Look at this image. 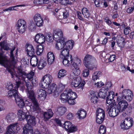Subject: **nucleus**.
<instances>
[{"label": "nucleus", "instance_id": "f257e3e1", "mask_svg": "<svg viewBox=\"0 0 134 134\" xmlns=\"http://www.w3.org/2000/svg\"><path fill=\"white\" fill-rule=\"evenodd\" d=\"M10 62L7 59L3 57L2 54H0V64L6 66L8 70L11 74L12 77L13 78L15 76L16 79V87L17 88L19 87L22 82V81H24V78L20 75L19 72H18L17 70V73H16L13 66H12L9 65Z\"/></svg>", "mask_w": 134, "mask_h": 134}, {"label": "nucleus", "instance_id": "f03ea898", "mask_svg": "<svg viewBox=\"0 0 134 134\" xmlns=\"http://www.w3.org/2000/svg\"><path fill=\"white\" fill-rule=\"evenodd\" d=\"M74 45V41L69 40L66 42L64 48L59 51L60 57L63 59V63L65 65L68 66L72 62V56L69 54V51L72 49Z\"/></svg>", "mask_w": 134, "mask_h": 134}, {"label": "nucleus", "instance_id": "7ed1b4c3", "mask_svg": "<svg viewBox=\"0 0 134 134\" xmlns=\"http://www.w3.org/2000/svg\"><path fill=\"white\" fill-rule=\"evenodd\" d=\"M25 86L26 87V92L27 93L28 98L31 100L33 103V109L34 111L39 110V107L38 103L35 96V93L34 92L33 87L31 85L29 81H25Z\"/></svg>", "mask_w": 134, "mask_h": 134}, {"label": "nucleus", "instance_id": "20e7f679", "mask_svg": "<svg viewBox=\"0 0 134 134\" xmlns=\"http://www.w3.org/2000/svg\"><path fill=\"white\" fill-rule=\"evenodd\" d=\"M119 98H117L118 103L116 107L120 112H123L126 114H128L131 112L132 108L129 105L127 101L125 100H119Z\"/></svg>", "mask_w": 134, "mask_h": 134}, {"label": "nucleus", "instance_id": "39448f33", "mask_svg": "<svg viewBox=\"0 0 134 134\" xmlns=\"http://www.w3.org/2000/svg\"><path fill=\"white\" fill-rule=\"evenodd\" d=\"M93 62H96L95 58L91 55L88 54L86 55L83 61V64L85 66L90 70H92L95 67L93 65Z\"/></svg>", "mask_w": 134, "mask_h": 134}, {"label": "nucleus", "instance_id": "423d86ee", "mask_svg": "<svg viewBox=\"0 0 134 134\" xmlns=\"http://www.w3.org/2000/svg\"><path fill=\"white\" fill-rule=\"evenodd\" d=\"M96 121L99 124L102 123L104 120L105 114L104 110L102 109L98 108L96 112Z\"/></svg>", "mask_w": 134, "mask_h": 134}, {"label": "nucleus", "instance_id": "0eeeda50", "mask_svg": "<svg viewBox=\"0 0 134 134\" xmlns=\"http://www.w3.org/2000/svg\"><path fill=\"white\" fill-rule=\"evenodd\" d=\"M7 134H14L20 129L19 124L17 122L12 124L7 127Z\"/></svg>", "mask_w": 134, "mask_h": 134}, {"label": "nucleus", "instance_id": "6e6552de", "mask_svg": "<svg viewBox=\"0 0 134 134\" xmlns=\"http://www.w3.org/2000/svg\"><path fill=\"white\" fill-rule=\"evenodd\" d=\"M17 29L20 33L23 34L26 28V22L24 20L20 19L17 22L16 25Z\"/></svg>", "mask_w": 134, "mask_h": 134}, {"label": "nucleus", "instance_id": "1a4fd4ad", "mask_svg": "<svg viewBox=\"0 0 134 134\" xmlns=\"http://www.w3.org/2000/svg\"><path fill=\"white\" fill-rule=\"evenodd\" d=\"M133 121L132 118L130 117L125 119L123 123L121 125V129L125 130L129 129L133 125Z\"/></svg>", "mask_w": 134, "mask_h": 134}, {"label": "nucleus", "instance_id": "9d476101", "mask_svg": "<svg viewBox=\"0 0 134 134\" xmlns=\"http://www.w3.org/2000/svg\"><path fill=\"white\" fill-rule=\"evenodd\" d=\"M122 98L130 101L132 100L133 97L132 92L129 89H124L120 93Z\"/></svg>", "mask_w": 134, "mask_h": 134}, {"label": "nucleus", "instance_id": "9b49d317", "mask_svg": "<svg viewBox=\"0 0 134 134\" xmlns=\"http://www.w3.org/2000/svg\"><path fill=\"white\" fill-rule=\"evenodd\" d=\"M17 69L18 70V72H19L20 75H21L24 78V81H26L25 79L26 78L29 81L34 77V72L32 71H31L29 73L26 74V73L23 71L20 67L17 68Z\"/></svg>", "mask_w": 134, "mask_h": 134}, {"label": "nucleus", "instance_id": "f8f14e48", "mask_svg": "<svg viewBox=\"0 0 134 134\" xmlns=\"http://www.w3.org/2000/svg\"><path fill=\"white\" fill-rule=\"evenodd\" d=\"M33 19L35 24L37 26L40 27L43 25V20L40 14L38 13L36 14L33 17Z\"/></svg>", "mask_w": 134, "mask_h": 134}, {"label": "nucleus", "instance_id": "ddd939ff", "mask_svg": "<svg viewBox=\"0 0 134 134\" xmlns=\"http://www.w3.org/2000/svg\"><path fill=\"white\" fill-rule=\"evenodd\" d=\"M108 111L109 116L111 117H114L116 116L120 112L116 107V108L113 107H108L107 110Z\"/></svg>", "mask_w": 134, "mask_h": 134}, {"label": "nucleus", "instance_id": "4468645a", "mask_svg": "<svg viewBox=\"0 0 134 134\" xmlns=\"http://www.w3.org/2000/svg\"><path fill=\"white\" fill-rule=\"evenodd\" d=\"M111 92L112 91L109 92L104 87H103L100 89L98 95L99 97L104 98L105 97L107 98L108 95L110 94Z\"/></svg>", "mask_w": 134, "mask_h": 134}, {"label": "nucleus", "instance_id": "2eb2a0df", "mask_svg": "<svg viewBox=\"0 0 134 134\" xmlns=\"http://www.w3.org/2000/svg\"><path fill=\"white\" fill-rule=\"evenodd\" d=\"M26 51L27 55L32 57L34 55L35 53V49L33 47L31 44H26L25 46Z\"/></svg>", "mask_w": 134, "mask_h": 134}, {"label": "nucleus", "instance_id": "dca6fc26", "mask_svg": "<svg viewBox=\"0 0 134 134\" xmlns=\"http://www.w3.org/2000/svg\"><path fill=\"white\" fill-rule=\"evenodd\" d=\"M114 96V92L112 91V92H111V93L109 95H108L106 98V102L107 104L108 105H107L108 107H114L115 104V102H112V101L113 100Z\"/></svg>", "mask_w": 134, "mask_h": 134}, {"label": "nucleus", "instance_id": "f3484780", "mask_svg": "<svg viewBox=\"0 0 134 134\" xmlns=\"http://www.w3.org/2000/svg\"><path fill=\"white\" fill-rule=\"evenodd\" d=\"M26 121L27 122V124L25 125L24 127H25L26 125H28L30 126H31L32 127V126L30 125H34L36 124L35 118V117L30 115H27Z\"/></svg>", "mask_w": 134, "mask_h": 134}, {"label": "nucleus", "instance_id": "a211bd4d", "mask_svg": "<svg viewBox=\"0 0 134 134\" xmlns=\"http://www.w3.org/2000/svg\"><path fill=\"white\" fill-rule=\"evenodd\" d=\"M37 91L38 96V99L43 100L46 99V95L45 90L39 88L38 89Z\"/></svg>", "mask_w": 134, "mask_h": 134}, {"label": "nucleus", "instance_id": "6ab92c4d", "mask_svg": "<svg viewBox=\"0 0 134 134\" xmlns=\"http://www.w3.org/2000/svg\"><path fill=\"white\" fill-rule=\"evenodd\" d=\"M57 85L55 83H53L49 87L46 88V92L48 94H50L53 93L58 92Z\"/></svg>", "mask_w": 134, "mask_h": 134}, {"label": "nucleus", "instance_id": "aec40b11", "mask_svg": "<svg viewBox=\"0 0 134 134\" xmlns=\"http://www.w3.org/2000/svg\"><path fill=\"white\" fill-rule=\"evenodd\" d=\"M81 78L80 76H77L74 80H72L71 86L72 87H77L79 86L81 82Z\"/></svg>", "mask_w": 134, "mask_h": 134}, {"label": "nucleus", "instance_id": "412c9836", "mask_svg": "<svg viewBox=\"0 0 134 134\" xmlns=\"http://www.w3.org/2000/svg\"><path fill=\"white\" fill-rule=\"evenodd\" d=\"M36 42L39 43H43L45 42V37L42 34H37L35 37Z\"/></svg>", "mask_w": 134, "mask_h": 134}, {"label": "nucleus", "instance_id": "4be33fe9", "mask_svg": "<svg viewBox=\"0 0 134 134\" xmlns=\"http://www.w3.org/2000/svg\"><path fill=\"white\" fill-rule=\"evenodd\" d=\"M53 34L54 39H55L54 40H59L60 38H63V31L61 29H58L57 31L54 30Z\"/></svg>", "mask_w": 134, "mask_h": 134}, {"label": "nucleus", "instance_id": "5701e85b", "mask_svg": "<svg viewBox=\"0 0 134 134\" xmlns=\"http://www.w3.org/2000/svg\"><path fill=\"white\" fill-rule=\"evenodd\" d=\"M20 95L17 91L13 89L12 90H10L8 92V94L7 95V97L10 98L14 97L15 100Z\"/></svg>", "mask_w": 134, "mask_h": 134}, {"label": "nucleus", "instance_id": "b1692460", "mask_svg": "<svg viewBox=\"0 0 134 134\" xmlns=\"http://www.w3.org/2000/svg\"><path fill=\"white\" fill-rule=\"evenodd\" d=\"M53 113L51 109H48L47 112H43V115L44 116V120L47 121L51 118L53 115Z\"/></svg>", "mask_w": 134, "mask_h": 134}, {"label": "nucleus", "instance_id": "393cba45", "mask_svg": "<svg viewBox=\"0 0 134 134\" xmlns=\"http://www.w3.org/2000/svg\"><path fill=\"white\" fill-rule=\"evenodd\" d=\"M78 116V118L80 119H82L85 118L86 116V111L82 109L79 110L76 114Z\"/></svg>", "mask_w": 134, "mask_h": 134}, {"label": "nucleus", "instance_id": "a878e982", "mask_svg": "<svg viewBox=\"0 0 134 134\" xmlns=\"http://www.w3.org/2000/svg\"><path fill=\"white\" fill-rule=\"evenodd\" d=\"M42 79L48 86L51 83L52 80V77L51 75L49 74H47L43 77Z\"/></svg>", "mask_w": 134, "mask_h": 134}, {"label": "nucleus", "instance_id": "bb28decb", "mask_svg": "<svg viewBox=\"0 0 134 134\" xmlns=\"http://www.w3.org/2000/svg\"><path fill=\"white\" fill-rule=\"evenodd\" d=\"M17 105L20 108H22L25 106V103L23 99L21 98L20 95L15 99Z\"/></svg>", "mask_w": 134, "mask_h": 134}, {"label": "nucleus", "instance_id": "cd10ccee", "mask_svg": "<svg viewBox=\"0 0 134 134\" xmlns=\"http://www.w3.org/2000/svg\"><path fill=\"white\" fill-rule=\"evenodd\" d=\"M47 61L49 64H51L54 59V55L52 52H49L47 55Z\"/></svg>", "mask_w": 134, "mask_h": 134}, {"label": "nucleus", "instance_id": "c85d7f7f", "mask_svg": "<svg viewBox=\"0 0 134 134\" xmlns=\"http://www.w3.org/2000/svg\"><path fill=\"white\" fill-rule=\"evenodd\" d=\"M66 43L65 41H61L56 44L55 47L57 49L60 50L64 48Z\"/></svg>", "mask_w": 134, "mask_h": 134}, {"label": "nucleus", "instance_id": "c756f323", "mask_svg": "<svg viewBox=\"0 0 134 134\" xmlns=\"http://www.w3.org/2000/svg\"><path fill=\"white\" fill-rule=\"evenodd\" d=\"M71 64L74 68V69H73V71H74V73H76V75H79L80 74V71L79 69L78 65L76 63L74 62H73L72 60L71 63L69 64V65Z\"/></svg>", "mask_w": 134, "mask_h": 134}, {"label": "nucleus", "instance_id": "7c9ffc66", "mask_svg": "<svg viewBox=\"0 0 134 134\" xmlns=\"http://www.w3.org/2000/svg\"><path fill=\"white\" fill-rule=\"evenodd\" d=\"M16 117L15 114L13 113L7 114L6 116V119L8 122H11Z\"/></svg>", "mask_w": 134, "mask_h": 134}, {"label": "nucleus", "instance_id": "2f4dec72", "mask_svg": "<svg viewBox=\"0 0 134 134\" xmlns=\"http://www.w3.org/2000/svg\"><path fill=\"white\" fill-rule=\"evenodd\" d=\"M18 114L19 118L22 120L25 119L26 120L27 116L26 115V113L22 110H19L18 112Z\"/></svg>", "mask_w": 134, "mask_h": 134}, {"label": "nucleus", "instance_id": "473e14b6", "mask_svg": "<svg viewBox=\"0 0 134 134\" xmlns=\"http://www.w3.org/2000/svg\"><path fill=\"white\" fill-rule=\"evenodd\" d=\"M30 60V63L33 66H35L38 64V59L36 55L32 57Z\"/></svg>", "mask_w": 134, "mask_h": 134}, {"label": "nucleus", "instance_id": "72a5a7b5", "mask_svg": "<svg viewBox=\"0 0 134 134\" xmlns=\"http://www.w3.org/2000/svg\"><path fill=\"white\" fill-rule=\"evenodd\" d=\"M46 65V61L43 60H41L38 62L37 66L39 69H41L44 67Z\"/></svg>", "mask_w": 134, "mask_h": 134}, {"label": "nucleus", "instance_id": "f704fd0d", "mask_svg": "<svg viewBox=\"0 0 134 134\" xmlns=\"http://www.w3.org/2000/svg\"><path fill=\"white\" fill-rule=\"evenodd\" d=\"M69 97L68 92L67 93L65 91H64V92L62 93L60 96V99L62 100L64 102L67 101L69 99Z\"/></svg>", "mask_w": 134, "mask_h": 134}, {"label": "nucleus", "instance_id": "c9c22d12", "mask_svg": "<svg viewBox=\"0 0 134 134\" xmlns=\"http://www.w3.org/2000/svg\"><path fill=\"white\" fill-rule=\"evenodd\" d=\"M82 14L85 18H87L89 17L90 13L87 8H83L82 9Z\"/></svg>", "mask_w": 134, "mask_h": 134}, {"label": "nucleus", "instance_id": "e433bc0d", "mask_svg": "<svg viewBox=\"0 0 134 134\" xmlns=\"http://www.w3.org/2000/svg\"><path fill=\"white\" fill-rule=\"evenodd\" d=\"M43 50V45L42 44L38 45L37 46V50L36 53L37 55H40L41 54Z\"/></svg>", "mask_w": 134, "mask_h": 134}, {"label": "nucleus", "instance_id": "4c0bfd02", "mask_svg": "<svg viewBox=\"0 0 134 134\" xmlns=\"http://www.w3.org/2000/svg\"><path fill=\"white\" fill-rule=\"evenodd\" d=\"M36 24L34 22L32 21H30L28 26L29 29L30 31H34L36 30Z\"/></svg>", "mask_w": 134, "mask_h": 134}, {"label": "nucleus", "instance_id": "58836bf2", "mask_svg": "<svg viewBox=\"0 0 134 134\" xmlns=\"http://www.w3.org/2000/svg\"><path fill=\"white\" fill-rule=\"evenodd\" d=\"M0 46L1 47V50H2L3 49L4 50H8L9 49V47L4 41L0 43Z\"/></svg>", "mask_w": 134, "mask_h": 134}, {"label": "nucleus", "instance_id": "ea45409f", "mask_svg": "<svg viewBox=\"0 0 134 134\" xmlns=\"http://www.w3.org/2000/svg\"><path fill=\"white\" fill-rule=\"evenodd\" d=\"M66 110V109L65 108L61 107L58 108L57 112L59 115H62L64 114Z\"/></svg>", "mask_w": 134, "mask_h": 134}, {"label": "nucleus", "instance_id": "a19ab883", "mask_svg": "<svg viewBox=\"0 0 134 134\" xmlns=\"http://www.w3.org/2000/svg\"><path fill=\"white\" fill-rule=\"evenodd\" d=\"M66 74V71L64 69H62L59 71L58 75V77L61 79L62 77H64Z\"/></svg>", "mask_w": 134, "mask_h": 134}, {"label": "nucleus", "instance_id": "79ce46f5", "mask_svg": "<svg viewBox=\"0 0 134 134\" xmlns=\"http://www.w3.org/2000/svg\"><path fill=\"white\" fill-rule=\"evenodd\" d=\"M68 96H69V99H75L77 97V95L75 93L73 92L71 90H70L68 92Z\"/></svg>", "mask_w": 134, "mask_h": 134}, {"label": "nucleus", "instance_id": "37998d69", "mask_svg": "<svg viewBox=\"0 0 134 134\" xmlns=\"http://www.w3.org/2000/svg\"><path fill=\"white\" fill-rule=\"evenodd\" d=\"M72 125L71 122L70 121H66L65 122L64 125L63 126V127H64L67 131H68Z\"/></svg>", "mask_w": 134, "mask_h": 134}, {"label": "nucleus", "instance_id": "c03bdc74", "mask_svg": "<svg viewBox=\"0 0 134 134\" xmlns=\"http://www.w3.org/2000/svg\"><path fill=\"white\" fill-rule=\"evenodd\" d=\"M106 128L103 125L100 126L98 134H105L106 132Z\"/></svg>", "mask_w": 134, "mask_h": 134}, {"label": "nucleus", "instance_id": "a18cd8bd", "mask_svg": "<svg viewBox=\"0 0 134 134\" xmlns=\"http://www.w3.org/2000/svg\"><path fill=\"white\" fill-rule=\"evenodd\" d=\"M105 0H95L94 2L95 4L97 7H101Z\"/></svg>", "mask_w": 134, "mask_h": 134}, {"label": "nucleus", "instance_id": "49530a36", "mask_svg": "<svg viewBox=\"0 0 134 134\" xmlns=\"http://www.w3.org/2000/svg\"><path fill=\"white\" fill-rule=\"evenodd\" d=\"M46 37L47 41L49 42H52L53 39L55 40L52 34L50 33H47L46 35Z\"/></svg>", "mask_w": 134, "mask_h": 134}, {"label": "nucleus", "instance_id": "de8ad7c7", "mask_svg": "<svg viewBox=\"0 0 134 134\" xmlns=\"http://www.w3.org/2000/svg\"><path fill=\"white\" fill-rule=\"evenodd\" d=\"M42 79L39 83V86L40 87L43 88H46L48 87V85Z\"/></svg>", "mask_w": 134, "mask_h": 134}, {"label": "nucleus", "instance_id": "09e8293b", "mask_svg": "<svg viewBox=\"0 0 134 134\" xmlns=\"http://www.w3.org/2000/svg\"><path fill=\"white\" fill-rule=\"evenodd\" d=\"M77 128L76 126L72 125L68 132L69 133L77 131Z\"/></svg>", "mask_w": 134, "mask_h": 134}, {"label": "nucleus", "instance_id": "8fccbe9b", "mask_svg": "<svg viewBox=\"0 0 134 134\" xmlns=\"http://www.w3.org/2000/svg\"><path fill=\"white\" fill-rule=\"evenodd\" d=\"M76 14L78 18L81 20L84 21V19L82 16V14L81 12L77 11L76 12Z\"/></svg>", "mask_w": 134, "mask_h": 134}, {"label": "nucleus", "instance_id": "3c124183", "mask_svg": "<svg viewBox=\"0 0 134 134\" xmlns=\"http://www.w3.org/2000/svg\"><path fill=\"white\" fill-rule=\"evenodd\" d=\"M121 38L122 39V40H123L122 42H118L117 43L119 47H124L125 43V40H124L123 38L121 37Z\"/></svg>", "mask_w": 134, "mask_h": 134}, {"label": "nucleus", "instance_id": "603ef678", "mask_svg": "<svg viewBox=\"0 0 134 134\" xmlns=\"http://www.w3.org/2000/svg\"><path fill=\"white\" fill-rule=\"evenodd\" d=\"M89 70L88 69H86L83 70L82 75L84 77H87L88 76L89 72Z\"/></svg>", "mask_w": 134, "mask_h": 134}, {"label": "nucleus", "instance_id": "864d4df0", "mask_svg": "<svg viewBox=\"0 0 134 134\" xmlns=\"http://www.w3.org/2000/svg\"><path fill=\"white\" fill-rule=\"evenodd\" d=\"M21 5H17L16 6H13V7H9L8 8H7L6 9H5L3 11L4 12H5V11H11L13 10H15V9H14V8L15 7H19Z\"/></svg>", "mask_w": 134, "mask_h": 134}, {"label": "nucleus", "instance_id": "5fc2aeb1", "mask_svg": "<svg viewBox=\"0 0 134 134\" xmlns=\"http://www.w3.org/2000/svg\"><path fill=\"white\" fill-rule=\"evenodd\" d=\"M97 99L98 98L96 96H93L91 97V100L92 102L95 104L97 102Z\"/></svg>", "mask_w": 134, "mask_h": 134}, {"label": "nucleus", "instance_id": "6e6d98bb", "mask_svg": "<svg viewBox=\"0 0 134 134\" xmlns=\"http://www.w3.org/2000/svg\"><path fill=\"white\" fill-rule=\"evenodd\" d=\"M67 101H68V103L71 105H74L75 104V99H68Z\"/></svg>", "mask_w": 134, "mask_h": 134}, {"label": "nucleus", "instance_id": "4d7b16f0", "mask_svg": "<svg viewBox=\"0 0 134 134\" xmlns=\"http://www.w3.org/2000/svg\"><path fill=\"white\" fill-rule=\"evenodd\" d=\"M78 75H76V73H74V71H73V72L70 74V79L72 80H74V79Z\"/></svg>", "mask_w": 134, "mask_h": 134}, {"label": "nucleus", "instance_id": "13d9d810", "mask_svg": "<svg viewBox=\"0 0 134 134\" xmlns=\"http://www.w3.org/2000/svg\"><path fill=\"white\" fill-rule=\"evenodd\" d=\"M112 84L111 82L110 81L107 82L105 85V87H104L105 89H107V90L108 91L109 88H110L112 86Z\"/></svg>", "mask_w": 134, "mask_h": 134}, {"label": "nucleus", "instance_id": "bf43d9fd", "mask_svg": "<svg viewBox=\"0 0 134 134\" xmlns=\"http://www.w3.org/2000/svg\"><path fill=\"white\" fill-rule=\"evenodd\" d=\"M65 85H63L62 83H60L59 85L58 91L60 92L62 91L64 89Z\"/></svg>", "mask_w": 134, "mask_h": 134}, {"label": "nucleus", "instance_id": "052dcab7", "mask_svg": "<svg viewBox=\"0 0 134 134\" xmlns=\"http://www.w3.org/2000/svg\"><path fill=\"white\" fill-rule=\"evenodd\" d=\"M130 27L129 26L125 28L124 30V33L126 35L128 34H129L130 30Z\"/></svg>", "mask_w": 134, "mask_h": 134}, {"label": "nucleus", "instance_id": "680f3d73", "mask_svg": "<svg viewBox=\"0 0 134 134\" xmlns=\"http://www.w3.org/2000/svg\"><path fill=\"white\" fill-rule=\"evenodd\" d=\"M13 85L12 83L9 82L7 83L6 86V88L8 90H10L13 88Z\"/></svg>", "mask_w": 134, "mask_h": 134}, {"label": "nucleus", "instance_id": "e2e57ef3", "mask_svg": "<svg viewBox=\"0 0 134 134\" xmlns=\"http://www.w3.org/2000/svg\"><path fill=\"white\" fill-rule=\"evenodd\" d=\"M59 2L61 4L64 5H66L69 2L68 0H59Z\"/></svg>", "mask_w": 134, "mask_h": 134}, {"label": "nucleus", "instance_id": "0e129e2a", "mask_svg": "<svg viewBox=\"0 0 134 134\" xmlns=\"http://www.w3.org/2000/svg\"><path fill=\"white\" fill-rule=\"evenodd\" d=\"M85 81H82L81 83V85L79 86L78 89H79V90L82 91L83 90V87L85 85Z\"/></svg>", "mask_w": 134, "mask_h": 134}, {"label": "nucleus", "instance_id": "69168bd1", "mask_svg": "<svg viewBox=\"0 0 134 134\" xmlns=\"http://www.w3.org/2000/svg\"><path fill=\"white\" fill-rule=\"evenodd\" d=\"M29 81L31 82L32 84L34 85V84H35L37 82V79L34 77L32 79H31Z\"/></svg>", "mask_w": 134, "mask_h": 134}, {"label": "nucleus", "instance_id": "338daca9", "mask_svg": "<svg viewBox=\"0 0 134 134\" xmlns=\"http://www.w3.org/2000/svg\"><path fill=\"white\" fill-rule=\"evenodd\" d=\"M115 55H110L109 58V62H111L114 61L115 58Z\"/></svg>", "mask_w": 134, "mask_h": 134}, {"label": "nucleus", "instance_id": "774afa93", "mask_svg": "<svg viewBox=\"0 0 134 134\" xmlns=\"http://www.w3.org/2000/svg\"><path fill=\"white\" fill-rule=\"evenodd\" d=\"M66 117L69 120H71L73 118V114L71 113H69L67 115Z\"/></svg>", "mask_w": 134, "mask_h": 134}]
</instances>
